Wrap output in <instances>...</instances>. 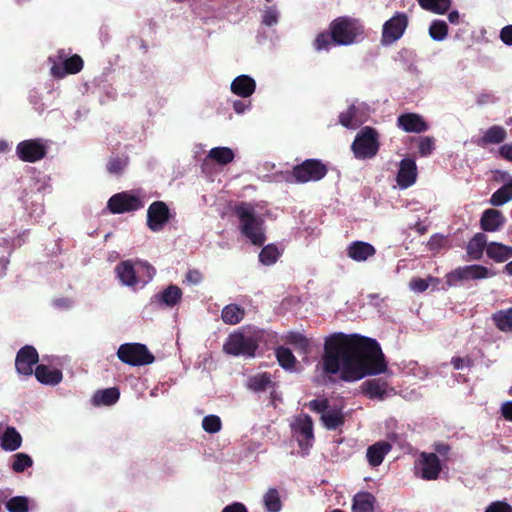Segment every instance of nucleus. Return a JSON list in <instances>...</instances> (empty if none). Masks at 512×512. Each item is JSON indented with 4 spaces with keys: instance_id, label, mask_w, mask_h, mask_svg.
<instances>
[{
    "instance_id": "1a4fd4ad",
    "label": "nucleus",
    "mask_w": 512,
    "mask_h": 512,
    "mask_svg": "<svg viewBox=\"0 0 512 512\" xmlns=\"http://www.w3.org/2000/svg\"><path fill=\"white\" fill-rule=\"evenodd\" d=\"M143 206V200L129 191L116 193L107 202V208L112 214L134 212Z\"/></svg>"
},
{
    "instance_id": "58836bf2",
    "label": "nucleus",
    "mask_w": 512,
    "mask_h": 512,
    "mask_svg": "<svg viewBox=\"0 0 512 512\" xmlns=\"http://www.w3.org/2000/svg\"><path fill=\"white\" fill-rule=\"evenodd\" d=\"M273 385L271 375L267 372L258 373L248 379L247 387L254 392L265 391L269 386Z\"/></svg>"
},
{
    "instance_id": "7c9ffc66",
    "label": "nucleus",
    "mask_w": 512,
    "mask_h": 512,
    "mask_svg": "<svg viewBox=\"0 0 512 512\" xmlns=\"http://www.w3.org/2000/svg\"><path fill=\"white\" fill-rule=\"evenodd\" d=\"M120 397L119 389L116 387H111L103 390H98L93 395V403L96 406L105 405L111 406L115 404Z\"/></svg>"
},
{
    "instance_id": "6e6552de",
    "label": "nucleus",
    "mask_w": 512,
    "mask_h": 512,
    "mask_svg": "<svg viewBox=\"0 0 512 512\" xmlns=\"http://www.w3.org/2000/svg\"><path fill=\"white\" fill-rule=\"evenodd\" d=\"M414 469L415 475L423 480H437L442 471V463L435 453L421 452L415 461Z\"/></svg>"
},
{
    "instance_id": "a18cd8bd",
    "label": "nucleus",
    "mask_w": 512,
    "mask_h": 512,
    "mask_svg": "<svg viewBox=\"0 0 512 512\" xmlns=\"http://www.w3.org/2000/svg\"><path fill=\"white\" fill-rule=\"evenodd\" d=\"M12 469L16 473L24 472L27 468L33 465L32 458L25 453H17L13 456Z\"/></svg>"
},
{
    "instance_id": "e2e57ef3",
    "label": "nucleus",
    "mask_w": 512,
    "mask_h": 512,
    "mask_svg": "<svg viewBox=\"0 0 512 512\" xmlns=\"http://www.w3.org/2000/svg\"><path fill=\"white\" fill-rule=\"evenodd\" d=\"M501 414L505 420L512 422V401H507L502 404Z\"/></svg>"
},
{
    "instance_id": "cd10ccee",
    "label": "nucleus",
    "mask_w": 512,
    "mask_h": 512,
    "mask_svg": "<svg viewBox=\"0 0 512 512\" xmlns=\"http://www.w3.org/2000/svg\"><path fill=\"white\" fill-rule=\"evenodd\" d=\"M376 498L369 492L357 493L353 498L352 512H374Z\"/></svg>"
},
{
    "instance_id": "f8f14e48",
    "label": "nucleus",
    "mask_w": 512,
    "mask_h": 512,
    "mask_svg": "<svg viewBox=\"0 0 512 512\" xmlns=\"http://www.w3.org/2000/svg\"><path fill=\"white\" fill-rule=\"evenodd\" d=\"M16 154L23 162L35 163L46 156L47 146L42 139L23 140L18 143Z\"/></svg>"
},
{
    "instance_id": "2eb2a0df",
    "label": "nucleus",
    "mask_w": 512,
    "mask_h": 512,
    "mask_svg": "<svg viewBox=\"0 0 512 512\" xmlns=\"http://www.w3.org/2000/svg\"><path fill=\"white\" fill-rule=\"evenodd\" d=\"M293 430L298 434L297 442L302 450H308L314 442L313 420L309 415H304L296 420Z\"/></svg>"
},
{
    "instance_id": "4468645a",
    "label": "nucleus",
    "mask_w": 512,
    "mask_h": 512,
    "mask_svg": "<svg viewBox=\"0 0 512 512\" xmlns=\"http://www.w3.org/2000/svg\"><path fill=\"white\" fill-rule=\"evenodd\" d=\"M39 361V354L32 345H25L19 349L15 358L16 371L24 376L33 374V367Z\"/></svg>"
},
{
    "instance_id": "49530a36",
    "label": "nucleus",
    "mask_w": 512,
    "mask_h": 512,
    "mask_svg": "<svg viewBox=\"0 0 512 512\" xmlns=\"http://www.w3.org/2000/svg\"><path fill=\"white\" fill-rule=\"evenodd\" d=\"M356 113L357 108L354 105L349 106L346 111L340 113V124L346 128H356L358 126V122L355 120Z\"/></svg>"
},
{
    "instance_id": "bf43d9fd",
    "label": "nucleus",
    "mask_w": 512,
    "mask_h": 512,
    "mask_svg": "<svg viewBox=\"0 0 512 512\" xmlns=\"http://www.w3.org/2000/svg\"><path fill=\"white\" fill-rule=\"evenodd\" d=\"M202 279H203V276L199 270L193 269V270H189L186 273L187 282H189L193 285L199 284L202 281Z\"/></svg>"
},
{
    "instance_id": "b1692460",
    "label": "nucleus",
    "mask_w": 512,
    "mask_h": 512,
    "mask_svg": "<svg viewBox=\"0 0 512 512\" xmlns=\"http://www.w3.org/2000/svg\"><path fill=\"white\" fill-rule=\"evenodd\" d=\"M230 88L233 94L247 98L255 92L256 82L252 77L243 74L232 81Z\"/></svg>"
},
{
    "instance_id": "f3484780",
    "label": "nucleus",
    "mask_w": 512,
    "mask_h": 512,
    "mask_svg": "<svg viewBox=\"0 0 512 512\" xmlns=\"http://www.w3.org/2000/svg\"><path fill=\"white\" fill-rule=\"evenodd\" d=\"M83 66V59L79 55L74 54L64 59L62 64L54 63L51 67V74L56 78H63L67 74L79 73L83 69Z\"/></svg>"
},
{
    "instance_id": "f03ea898",
    "label": "nucleus",
    "mask_w": 512,
    "mask_h": 512,
    "mask_svg": "<svg viewBox=\"0 0 512 512\" xmlns=\"http://www.w3.org/2000/svg\"><path fill=\"white\" fill-rule=\"evenodd\" d=\"M364 36V26L359 19L340 16L329 25V31L321 32L314 40L317 51L329 50L331 45L348 46Z\"/></svg>"
},
{
    "instance_id": "bb28decb",
    "label": "nucleus",
    "mask_w": 512,
    "mask_h": 512,
    "mask_svg": "<svg viewBox=\"0 0 512 512\" xmlns=\"http://www.w3.org/2000/svg\"><path fill=\"white\" fill-rule=\"evenodd\" d=\"M486 254L494 262L503 263L512 258V246L493 241L488 243Z\"/></svg>"
},
{
    "instance_id": "c756f323",
    "label": "nucleus",
    "mask_w": 512,
    "mask_h": 512,
    "mask_svg": "<svg viewBox=\"0 0 512 512\" xmlns=\"http://www.w3.org/2000/svg\"><path fill=\"white\" fill-rule=\"evenodd\" d=\"M22 437L14 427H7L1 437V447L5 451H15L21 447Z\"/></svg>"
},
{
    "instance_id": "ea45409f",
    "label": "nucleus",
    "mask_w": 512,
    "mask_h": 512,
    "mask_svg": "<svg viewBox=\"0 0 512 512\" xmlns=\"http://www.w3.org/2000/svg\"><path fill=\"white\" fill-rule=\"evenodd\" d=\"M280 256L281 252L278 247L275 244H268L261 249L259 261L265 266H270L275 264Z\"/></svg>"
},
{
    "instance_id": "de8ad7c7",
    "label": "nucleus",
    "mask_w": 512,
    "mask_h": 512,
    "mask_svg": "<svg viewBox=\"0 0 512 512\" xmlns=\"http://www.w3.org/2000/svg\"><path fill=\"white\" fill-rule=\"evenodd\" d=\"M6 508L9 512H28V499L24 496L12 497L7 501Z\"/></svg>"
},
{
    "instance_id": "20e7f679",
    "label": "nucleus",
    "mask_w": 512,
    "mask_h": 512,
    "mask_svg": "<svg viewBox=\"0 0 512 512\" xmlns=\"http://www.w3.org/2000/svg\"><path fill=\"white\" fill-rule=\"evenodd\" d=\"M380 148L379 133L370 126L363 127L351 145L354 157L359 160L374 158Z\"/></svg>"
},
{
    "instance_id": "79ce46f5",
    "label": "nucleus",
    "mask_w": 512,
    "mask_h": 512,
    "mask_svg": "<svg viewBox=\"0 0 512 512\" xmlns=\"http://www.w3.org/2000/svg\"><path fill=\"white\" fill-rule=\"evenodd\" d=\"M278 363L284 369H292L296 364V358L289 348L280 346L276 349Z\"/></svg>"
},
{
    "instance_id": "052dcab7",
    "label": "nucleus",
    "mask_w": 512,
    "mask_h": 512,
    "mask_svg": "<svg viewBox=\"0 0 512 512\" xmlns=\"http://www.w3.org/2000/svg\"><path fill=\"white\" fill-rule=\"evenodd\" d=\"M500 39L504 44L512 45V25H507L501 29Z\"/></svg>"
},
{
    "instance_id": "3c124183",
    "label": "nucleus",
    "mask_w": 512,
    "mask_h": 512,
    "mask_svg": "<svg viewBox=\"0 0 512 512\" xmlns=\"http://www.w3.org/2000/svg\"><path fill=\"white\" fill-rule=\"evenodd\" d=\"M279 13L275 6L266 7L262 15V23L271 27L278 23Z\"/></svg>"
},
{
    "instance_id": "393cba45",
    "label": "nucleus",
    "mask_w": 512,
    "mask_h": 512,
    "mask_svg": "<svg viewBox=\"0 0 512 512\" xmlns=\"http://www.w3.org/2000/svg\"><path fill=\"white\" fill-rule=\"evenodd\" d=\"M488 246L487 236L484 233H476L467 243L466 253L470 260L482 259L484 251Z\"/></svg>"
},
{
    "instance_id": "6e6d98bb",
    "label": "nucleus",
    "mask_w": 512,
    "mask_h": 512,
    "mask_svg": "<svg viewBox=\"0 0 512 512\" xmlns=\"http://www.w3.org/2000/svg\"><path fill=\"white\" fill-rule=\"evenodd\" d=\"M125 163L118 157L111 158L107 163V170L110 173H120L124 168Z\"/></svg>"
},
{
    "instance_id": "473e14b6",
    "label": "nucleus",
    "mask_w": 512,
    "mask_h": 512,
    "mask_svg": "<svg viewBox=\"0 0 512 512\" xmlns=\"http://www.w3.org/2000/svg\"><path fill=\"white\" fill-rule=\"evenodd\" d=\"M321 421L328 430H336L345 422L344 415L339 408H332L321 415Z\"/></svg>"
},
{
    "instance_id": "9b49d317",
    "label": "nucleus",
    "mask_w": 512,
    "mask_h": 512,
    "mask_svg": "<svg viewBox=\"0 0 512 512\" xmlns=\"http://www.w3.org/2000/svg\"><path fill=\"white\" fill-rule=\"evenodd\" d=\"M496 275L495 271L489 270L487 267L474 264L463 267H458L448 274L447 283L453 285L457 282L464 280H481Z\"/></svg>"
},
{
    "instance_id": "13d9d810",
    "label": "nucleus",
    "mask_w": 512,
    "mask_h": 512,
    "mask_svg": "<svg viewBox=\"0 0 512 512\" xmlns=\"http://www.w3.org/2000/svg\"><path fill=\"white\" fill-rule=\"evenodd\" d=\"M451 365L455 370L462 369L465 365L466 366H472L473 360L470 357L461 358L458 356L452 357L451 359Z\"/></svg>"
},
{
    "instance_id": "0eeeda50",
    "label": "nucleus",
    "mask_w": 512,
    "mask_h": 512,
    "mask_svg": "<svg viewBox=\"0 0 512 512\" xmlns=\"http://www.w3.org/2000/svg\"><path fill=\"white\" fill-rule=\"evenodd\" d=\"M328 172L327 166L319 159H306L293 167L291 175L296 183L316 182Z\"/></svg>"
},
{
    "instance_id": "4d7b16f0",
    "label": "nucleus",
    "mask_w": 512,
    "mask_h": 512,
    "mask_svg": "<svg viewBox=\"0 0 512 512\" xmlns=\"http://www.w3.org/2000/svg\"><path fill=\"white\" fill-rule=\"evenodd\" d=\"M409 286L416 292H424L429 287L427 280L422 278H414L410 281Z\"/></svg>"
},
{
    "instance_id": "c85d7f7f",
    "label": "nucleus",
    "mask_w": 512,
    "mask_h": 512,
    "mask_svg": "<svg viewBox=\"0 0 512 512\" xmlns=\"http://www.w3.org/2000/svg\"><path fill=\"white\" fill-rule=\"evenodd\" d=\"M245 309L237 304L226 305L221 312V319L225 324L236 325L245 317Z\"/></svg>"
},
{
    "instance_id": "5701e85b",
    "label": "nucleus",
    "mask_w": 512,
    "mask_h": 512,
    "mask_svg": "<svg viewBox=\"0 0 512 512\" xmlns=\"http://www.w3.org/2000/svg\"><path fill=\"white\" fill-rule=\"evenodd\" d=\"M115 273L119 281L125 286H135L139 283L135 267L131 260L118 263L115 267Z\"/></svg>"
},
{
    "instance_id": "f257e3e1",
    "label": "nucleus",
    "mask_w": 512,
    "mask_h": 512,
    "mask_svg": "<svg viewBox=\"0 0 512 512\" xmlns=\"http://www.w3.org/2000/svg\"><path fill=\"white\" fill-rule=\"evenodd\" d=\"M322 360L325 373H340V378L346 382L387 370L379 343L359 334L335 333L326 338Z\"/></svg>"
},
{
    "instance_id": "c03bdc74",
    "label": "nucleus",
    "mask_w": 512,
    "mask_h": 512,
    "mask_svg": "<svg viewBox=\"0 0 512 512\" xmlns=\"http://www.w3.org/2000/svg\"><path fill=\"white\" fill-rule=\"evenodd\" d=\"M448 25L443 20H434L429 27V35L433 40L442 41L447 37Z\"/></svg>"
},
{
    "instance_id": "2f4dec72",
    "label": "nucleus",
    "mask_w": 512,
    "mask_h": 512,
    "mask_svg": "<svg viewBox=\"0 0 512 512\" xmlns=\"http://www.w3.org/2000/svg\"><path fill=\"white\" fill-rule=\"evenodd\" d=\"M491 319L498 330L512 333V307L493 313Z\"/></svg>"
},
{
    "instance_id": "5fc2aeb1",
    "label": "nucleus",
    "mask_w": 512,
    "mask_h": 512,
    "mask_svg": "<svg viewBox=\"0 0 512 512\" xmlns=\"http://www.w3.org/2000/svg\"><path fill=\"white\" fill-rule=\"evenodd\" d=\"M433 448L435 450V454L440 458H443L444 460H447L449 458V454L451 452V446L444 442H436L433 445Z\"/></svg>"
},
{
    "instance_id": "a211bd4d",
    "label": "nucleus",
    "mask_w": 512,
    "mask_h": 512,
    "mask_svg": "<svg viewBox=\"0 0 512 512\" xmlns=\"http://www.w3.org/2000/svg\"><path fill=\"white\" fill-rule=\"evenodd\" d=\"M417 178V166L415 160L404 158L400 162L396 181L401 188H408L413 185Z\"/></svg>"
},
{
    "instance_id": "8fccbe9b",
    "label": "nucleus",
    "mask_w": 512,
    "mask_h": 512,
    "mask_svg": "<svg viewBox=\"0 0 512 512\" xmlns=\"http://www.w3.org/2000/svg\"><path fill=\"white\" fill-rule=\"evenodd\" d=\"M435 149V139L430 136L421 137L418 145V152L422 157L432 154Z\"/></svg>"
},
{
    "instance_id": "412c9836",
    "label": "nucleus",
    "mask_w": 512,
    "mask_h": 512,
    "mask_svg": "<svg viewBox=\"0 0 512 512\" xmlns=\"http://www.w3.org/2000/svg\"><path fill=\"white\" fill-rule=\"evenodd\" d=\"M347 256L356 262L366 261L376 254V249L370 243L354 241L347 247Z\"/></svg>"
},
{
    "instance_id": "7ed1b4c3",
    "label": "nucleus",
    "mask_w": 512,
    "mask_h": 512,
    "mask_svg": "<svg viewBox=\"0 0 512 512\" xmlns=\"http://www.w3.org/2000/svg\"><path fill=\"white\" fill-rule=\"evenodd\" d=\"M233 212L239 220L241 234L253 245L263 246L266 241L265 222L256 215L254 206L249 202H240L234 206Z\"/></svg>"
},
{
    "instance_id": "423d86ee",
    "label": "nucleus",
    "mask_w": 512,
    "mask_h": 512,
    "mask_svg": "<svg viewBox=\"0 0 512 512\" xmlns=\"http://www.w3.org/2000/svg\"><path fill=\"white\" fill-rule=\"evenodd\" d=\"M118 358L130 366H145L152 364L154 355L147 346L141 343H124L117 350Z\"/></svg>"
},
{
    "instance_id": "72a5a7b5",
    "label": "nucleus",
    "mask_w": 512,
    "mask_h": 512,
    "mask_svg": "<svg viewBox=\"0 0 512 512\" xmlns=\"http://www.w3.org/2000/svg\"><path fill=\"white\" fill-rule=\"evenodd\" d=\"M506 130L499 125H493L487 129L479 140V145L500 144L506 139Z\"/></svg>"
},
{
    "instance_id": "0e129e2a",
    "label": "nucleus",
    "mask_w": 512,
    "mask_h": 512,
    "mask_svg": "<svg viewBox=\"0 0 512 512\" xmlns=\"http://www.w3.org/2000/svg\"><path fill=\"white\" fill-rule=\"evenodd\" d=\"M499 154L502 158L512 162V145H502L499 149Z\"/></svg>"
},
{
    "instance_id": "864d4df0",
    "label": "nucleus",
    "mask_w": 512,
    "mask_h": 512,
    "mask_svg": "<svg viewBox=\"0 0 512 512\" xmlns=\"http://www.w3.org/2000/svg\"><path fill=\"white\" fill-rule=\"evenodd\" d=\"M485 512H512V506L505 501H494L487 506Z\"/></svg>"
},
{
    "instance_id": "9d476101",
    "label": "nucleus",
    "mask_w": 512,
    "mask_h": 512,
    "mask_svg": "<svg viewBox=\"0 0 512 512\" xmlns=\"http://www.w3.org/2000/svg\"><path fill=\"white\" fill-rule=\"evenodd\" d=\"M408 26V17L403 12H397L383 24L381 44L389 46L399 40Z\"/></svg>"
},
{
    "instance_id": "69168bd1",
    "label": "nucleus",
    "mask_w": 512,
    "mask_h": 512,
    "mask_svg": "<svg viewBox=\"0 0 512 512\" xmlns=\"http://www.w3.org/2000/svg\"><path fill=\"white\" fill-rule=\"evenodd\" d=\"M249 106L250 104H246L241 100H235L233 103V109L238 114L244 113L249 108Z\"/></svg>"
},
{
    "instance_id": "603ef678",
    "label": "nucleus",
    "mask_w": 512,
    "mask_h": 512,
    "mask_svg": "<svg viewBox=\"0 0 512 512\" xmlns=\"http://www.w3.org/2000/svg\"><path fill=\"white\" fill-rule=\"evenodd\" d=\"M308 407L315 413H325L329 410V400L327 398L313 399L308 403Z\"/></svg>"
},
{
    "instance_id": "ddd939ff",
    "label": "nucleus",
    "mask_w": 512,
    "mask_h": 512,
    "mask_svg": "<svg viewBox=\"0 0 512 512\" xmlns=\"http://www.w3.org/2000/svg\"><path fill=\"white\" fill-rule=\"evenodd\" d=\"M170 219V210L163 201H154L147 210V227L153 232L162 231Z\"/></svg>"
},
{
    "instance_id": "6ab92c4d",
    "label": "nucleus",
    "mask_w": 512,
    "mask_h": 512,
    "mask_svg": "<svg viewBox=\"0 0 512 512\" xmlns=\"http://www.w3.org/2000/svg\"><path fill=\"white\" fill-rule=\"evenodd\" d=\"M362 392L370 399L383 400L389 389V384L382 378H373L362 383Z\"/></svg>"
},
{
    "instance_id": "f704fd0d",
    "label": "nucleus",
    "mask_w": 512,
    "mask_h": 512,
    "mask_svg": "<svg viewBox=\"0 0 512 512\" xmlns=\"http://www.w3.org/2000/svg\"><path fill=\"white\" fill-rule=\"evenodd\" d=\"M512 200V178L497 189L490 197V204L495 207L503 206Z\"/></svg>"
},
{
    "instance_id": "c9c22d12",
    "label": "nucleus",
    "mask_w": 512,
    "mask_h": 512,
    "mask_svg": "<svg viewBox=\"0 0 512 512\" xmlns=\"http://www.w3.org/2000/svg\"><path fill=\"white\" fill-rule=\"evenodd\" d=\"M159 297V303L167 307H173L182 299V291L176 285H169L165 288Z\"/></svg>"
},
{
    "instance_id": "e433bc0d",
    "label": "nucleus",
    "mask_w": 512,
    "mask_h": 512,
    "mask_svg": "<svg viewBox=\"0 0 512 512\" xmlns=\"http://www.w3.org/2000/svg\"><path fill=\"white\" fill-rule=\"evenodd\" d=\"M420 7L434 14L447 13L452 5V0H417Z\"/></svg>"
},
{
    "instance_id": "a878e982",
    "label": "nucleus",
    "mask_w": 512,
    "mask_h": 512,
    "mask_svg": "<svg viewBox=\"0 0 512 512\" xmlns=\"http://www.w3.org/2000/svg\"><path fill=\"white\" fill-rule=\"evenodd\" d=\"M391 450V444L386 441H379L369 446L367 449V460L372 467L379 466L388 452Z\"/></svg>"
},
{
    "instance_id": "338daca9",
    "label": "nucleus",
    "mask_w": 512,
    "mask_h": 512,
    "mask_svg": "<svg viewBox=\"0 0 512 512\" xmlns=\"http://www.w3.org/2000/svg\"><path fill=\"white\" fill-rule=\"evenodd\" d=\"M54 305L58 308L67 309L71 307L72 301L69 298H57L54 300Z\"/></svg>"
},
{
    "instance_id": "09e8293b",
    "label": "nucleus",
    "mask_w": 512,
    "mask_h": 512,
    "mask_svg": "<svg viewBox=\"0 0 512 512\" xmlns=\"http://www.w3.org/2000/svg\"><path fill=\"white\" fill-rule=\"evenodd\" d=\"M202 427L208 433H217L221 429V420L216 415L205 416L202 420Z\"/></svg>"
},
{
    "instance_id": "680f3d73",
    "label": "nucleus",
    "mask_w": 512,
    "mask_h": 512,
    "mask_svg": "<svg viewBox=\"0 0 512 512\" xmlns=\"http://www.w3.org/2000/svg\"><path fill=\"white\" fill-rule=\"evenodd\" d=\"M222 512H248L246 506L240 502H234L225 506Z\"/></svg>"
},
{
    "instance_id": "4c0bfd02",
    "label": "nucleus",
    "mask_w": 512,
    "mask_h": 512,
    "mask_svg": "<svg viewBox=\"0 0 512 512\" xmlns=\"http://www.w3.org/2000/svg\"><path fill=\"white\" fill-rule=\"evenodd\" d=\"M234 152L229 147H214L212 148L207 158L215 161L219 165H227L234 160Z\"/></svg>"
},
{
    "instance_id": "774afa93",
    "label": "nucleus",
    "mask_w": 512,
    "mask_h": 512,
    "mask_svg": "<svg viewBox=\"0 0 512 512\" xmlns=\"http://www.w3.org/2000/svg\"><path fill=\"white\" fill-rule=\"evenodd\" d=\"M448 20L452 23V24H457L458 21H459V13L458 11L454 10V11H451L449 14H448Z\"/></svg>"
},
{
    "instance_id": "aec40b11",
    "label": "nucleus",
    "mask_w": 512,
    "mask_h": 512,
    "mask_svg": "<svg viewBox=\"0 0 512 512\" xmlns=\"http://www.w3.org/2000/svg\"><path fill=\"white\" fill-rule=\"evenodd\" d=\"M503 213L496 209H487L483 212L480 219L481 229L485 232H495L505 224Z\"/></svg>"
},
{
    "instance_id": "4be33fe9",
    "label": "nucleus",
    "mask_w": 512,
    "mask_h": 512,
    "mask_svg": "<svg viewBox=\"0 0 512 512\" xmlns=\"http://www.w3.org/2000/svg\"><path fill=\"white\" fill-rule=\"evenodd\" d=\"M36 379L45 385H57L62 381V371L57 368H50L47 365H37L34 371Z\"/></svg>"
},
{
    "instance_id": "a19ab883",
    "label": "nucleus",
    "mask_w": 512,
    "mask_h": 512,
    "mask_svg": "<svg viewBox=\"0 0 512 512\" xmlns=\"http://www.w3.org/2000/svg\"><path fill=\"white\" fill-rule=\"evenodd\" d=\"M263 502L268 512H279L282 508L279 492L275 488L268 489L263 497Z\"/></svg>"
},
{
    "instance_id": "37998d69",
    "label": "nucleus",
    "mask_w": 512,
    "mask_h": 512,
    "mask_svg": "<svg viewBox=\"0 0 512 512\" xmlns=\"http://www.w3.org/2000/svg\"><path fill=\"white\" fill-rule=\"evenodd\" d=\"M286 342L295 346L303 353H307L310 348L309 340L300 332H289L286 336Z\"/></svg>"
},
{
    "instance_id": "39448f33",
    "label": "nucleus",
    "mask_w": 512,
    "mask_h": 512,
    "mask_svg": "<svg viewBox=\"0 0 512 512\" xmlns=\"http://www.w3.org/2000/svg\"><path fill=\"white\" fill-rule=\"evenodd\" d=\"M259 339L253 335H245L243 332L231 333L226 339L223 350L232 356L254 357L258 349Z\"/></svg>"
},
{
    "instance_id": "dca6fc26",
    "label": "nucleus",
    "mask_w": 512,
    "mask_h": 512,
    "mask_svg": "<svg viewBox=\"0 0 512 512\" xmlns=\"http://www.w3.org/2000/svg\"><path fill=\"white\" fill-rule=\"evenodd\" d=\"M397 126L407 133H422L429 129L428 123L417 113H404L398 116Z\"/></svg>"
}]
</instances>
